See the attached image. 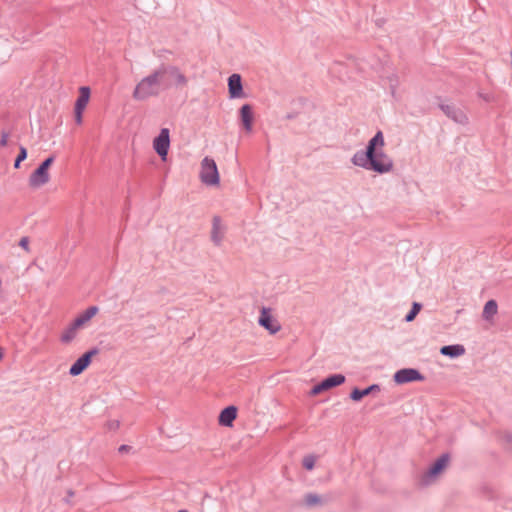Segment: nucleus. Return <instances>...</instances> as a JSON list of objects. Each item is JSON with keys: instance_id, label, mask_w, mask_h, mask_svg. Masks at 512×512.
Instances as JSON below:
<instances>
[{"instance_id": "obj_3", "label": "nucleus", "mask_w": 512, "mask_h": 512, "mask_svg": "<svg viewBox=\"0 0 512 512\" xmlns=\"http://www.w3.org/2000/svg\"><path fill=\"white\" fill-rule=\"evenodd\" d=\"M449 455H441L434 464L427 469L419 478L421 487H428L434 484L449 464Z\"/></svg>"}, {"instance_id": "obj_21", "label": "nucleus", "mask_w": 512, "mask_h": 512, "mask_svg": "<svg viewBox=\"0 0 512 512\" xmlns=\"http://www.w3.org/2000/svg\"><path fill=\"white\" fill-rule=\"evenodd\" d=\"M79 328L72 322L62 333L61 341L65 344L70 343L75 339Z\"/></svg>"}, {"instance_id": "obj_27", "label": "nucleus", "mask_w": 512, "mask_h": 512, "mask_svg": "<svg viewBox=\"0 0 512 512\" xmlns=\"http://www.w3.org/2000/svg\"><path fill=\"white\" fill-rule=\"evenodd\" d=\"M9 133L5 130L1 131L0 146L5 147L8 143Z\"/></svg>"}, {"instance_id": "obj_23", "label": "nucleus", "mask_w": 512, "mask_h": 512, "mask_svg": "<svg viewBox=\"0 0 512 512\" xmlns=\"http://www.w3.org/2000/svg\"><path fill=\"white\" fill-rule=\"evenodd\" d=\"M304 502L308 507L319 506L324 503L321 496L315 493H308L304 497Z\"/></svg>"}, {"instance_id": "obj_36", "label": "nucleus", "mask_w": 512, "mask_h": 512, "mask_svg": "<svg viewBox=\"0 0 512 512\" xmlns=\"http://www.w3.org/2000/svg\"><path fill=\"white\" fill-rule=\"evenodd\" d=\"M178 512H187L186 510H179Z\"/></svg>"}, {"instance_id": "obj_14", "label": "nucleus", "mask_w": 512, "mask_h": 512, "mask_svg": "<svg viewBox=\"0 0 512 512\" xmlns=\"http://www.w3.org/2000/svg\"><path fill=\"white\" fill-rule=\"evenodd\" d=\"M239 116L244 129L247 132H251L253 125V112L251 105L244 104L239 110Z\"/></svg>"}, {"instance_id": "obj_9", "label": "nucleus", "mask_w": 512, "mask_h": 512, "mask_svg": "<svg viewBox=\"0 0 512 512\" xmlns=\"http://www.w3.org/2000/svg\"><path fill=\"white\" fill-rule=\"evenodd\" d=\"M98 354L96 348L89 350L79 357L75 363L70 367L69 373L72 376L80 375L91 363L92 357Z\"/></svg>"}, {"instance_id": "obj_35", "label": "nucleus", "mask_w": 512, "mask_h": 512, "mask_svg": "<svg viewBox=\"0 0 512 512\" xmlns=\"http://www.w3.org/2000/svg\"><path fill=\"white\" fill-rule=\"evenodd\" d=\"M67 494H68V497H73L74 496V491L68 490Z\"/></svg>"}, {"instance_id": "obj_26", "label": "nucleus", "mask_w": 512, "mask_h": 512, "mask_svg": "<svg viewBox=\"0 0 512 512\" xmlns=\"http://www.w3.org/2000/svg\"><path fill=\"white\" fill-rule=\"evenodd\" d=\"M478 96L483 99L485 102H493L494 96L490 93H484L482 91L478 92Z\"/></svg>"}, {"instance_id": "obj_33", "label": "nucleus", "mask_w": 512, "mask_h": 512, "mask_svg": "<svg viewBox=\"0 0 512 512\" xmlns=\"http://www.w3.org/2000/svg\"><path fill=\"white\" fill-rule=\"evenodd\" d=\"M131 450V447L128 446V445H121L119 448H118V451L119 453L123 454V453H127Z\"/></svg>"}, {"instance_id": "obj_32", "label": "nucleus", "mask_w": 512, "mask_h": 512, "mask_svg": "<svg viewBox=\"0 0 512 512\" xmlns=\"http://www.w3.org/2000/svg\"><path fill=\"white\" fill-rule=\"evenodd\" d=\"M108 427H109V429H111V430H115V429H117V428L119 427V421H118V420L110 421V422L108 423Z\"/></svg>"}, {"instance_id": "obj_10", "label": "nucleus", "mask_w": 512, "mask_h": 512, "mask_svg": "<svg viewBox=\"0 0 512 512\" xmlns=\"http://www.w3.org/2000/svg\"><path fill=\"white\" fill-rule=\"evenodd\" d=\"M440 109L443 113L453 120L455 123L465 125L468 123V117L466 113L459 107L453 104H441Z\"/></svg>"}, {"instance_id": "obj_17", "label": "nucleus", "mask_w": 512, "mask_h": 512, "mask_svg": "<svg viewBox=\"0 0 512 512\" xmlns=\"http://www.w3.org/2000/svg\"><path fill=\"white\" fill-rule=\"evenodd\" d=\"M380 391V386L378 384L370 385L365 389L354 388L350 394V398L353 401H360L363 397L368 396L370 394L376 393Z\"/></svg>"}, {"instance_id": "obj_28", "label": "nucleus", "mask_w": 512, "mask_h": 512, "mask_svg": "<svg viewBox=\"0 0 512 512\" xmlns=\"http://www.w3.org/2000/svg\"><path fill=\"white\" fill-rule=\"evenodd\" d=\"M325 390H326V389H325V387H322V382H321V383H319V384L315 385V386L312 388V390H311V394H312V395H317V394H319V393H321V392H323V391H325Z\"/></svg>"}, {"instance_id": "obj_7", "label": "nucleus", "mask_w": 512, "mask_h": 512, "mask_svg": "<svg viewBox=\"0 0 512 512\" xmlns=\"http://www.w3.org/2000/svg\"><path fill=\"white\" fill-rule=\"evenodd\" d=\"M170 147L169 129L162 128L159 135L153 141V148L162 160H166Z\"/></svg>"}, {"instance_id": "obj_16", "label": "nucleus", "mask_w": 512, "mask_h": 512, "mask_svg": "<svg viewBox=\"0 0 512 512\" xmlns=\"http://www.w3.org/2000/svg\"><path fill=\"white\" fill-rule=\"evenodd\" d=\"M99 309L97 306H90L84 312H82L73 323L79 329L85 327V325L98 313Z\"/></svg>"}, {"instance_id": "obj_15", "label": "nucleus", "mask_w": 512, "mask_h": 512, "mask_svg": "<svg viewBox=\"0 0 512 512\" xmlns=\"http://www.w3.org/2000/svg\"><path fill=\"white\" fill-rule=\"evenodd\" d=\"M237 416V408L228 406L224 408L219 415V423L225 427H231Z\"/></svg>"}, {"instance_id": "obj_31", "label": "nucleus", "mask_w": 512, "mask_h": 512, "mask_svg": "<svg viewBox=\"0 0 512 512\" xmlns=\"http://www.w3.org/2000/svg\"><path fill=\"white\" fill-rule=\"evenodd\" d=\"M19 245L24 248V249H28V245H29V240L27 237H23L21 238L20 242H19Z\"/></svg>"}, {"instance_id": "obj_4", "label": "nucleus", "mask_w": 512, "mask_h": 512, "mask_svg": "<svg viewBox=\"0 0 512 512\" xmlns=\"http://www.w3.org/2000/svg\"><path fill=\"white\" fill-rule=\"evenodd\" d=\"M160 67L165 80L164 88H169L173 85L182 88L188 84V78L179 67L165 64L160 65Z\"/></svg>"}, {"instance_id": "obj_34", "label": "nucleus", "mask_w": 512, "mask_h": 512, "mask_svg": "<svg viewBox=\"0 0 512 512\" xmlns=\"http://www.w3.org/2000/svg\"><path fill=\"white\" fill-rule=\"evenodd\" d=\"M22 162V160H19L18 158H16L15 162H14V167L17 169L20 167V163Z\"/></svg>"}, {"instance_id": "obj_25", "label": "nucleus", "mask_w": 512, "mask_h": 512, "mask_svg": "<svg viewBox=\"0 0 512 512\" xmlns=\"http://www.w3.org/2000/svg\"><path fill=\"white\" fill-rule=\"evenodd\" d=\"M316 457L314 455H307L303 458V467L307 470H312L315 466Z\"/></svg>"}, {"instance_id": "obj_29", "label": "nucleus", "mask_w": 512, "mask_h": 512, "mask_svg": "<svg viewBox=\"0 0 512 512\" xmlns=\"http://www.w3.org/2000/svg\"><path fill=\"white\" fill-rule=\"evenodd\" d=\"M26 157H27V150H26V148L24 146H20L19 154H18L17 158L19 160L24 161L26 159Z\"/></svg>"}, {"instance_id": "obj_12", "label": "nucleus", "mask_w": 512, "mask_h": 512, "mask_svg": "<svg viewBox=\"0 0 512 512\" xmlns=\"http://www.w3.org/2000/svg\"><path fill=\"white\" fill-rule=\"evenodd\" d=\"M226 227L223 225L219 216H214L212 220L211 241L216 246H220L225 235Z\"/></svg>"}, {"instance_id": "obj_30", "label": "nucleus", "mask_w": 512, "mask_h": 512, "mask_svg": "<svg viewBox=\"0 0 512 512\" xmlns=\"http://www.w3.org/2000/svg\"><path fill=\"white\" fill-rule=\"evenodd\" d=\"M82 112H83V110H77V109H75V121H76L78 124H81V122H82Z\"/></svg>"}, {"instance_id": "obj_22", "label": "nucleus", "mask_w": 512, "mask_h": 512, "mask_svg": "<svg viewBox=\"0 0 512 512\" xmlns=\"http://www.w3.org/2000/svg\"><path fill=\"white\" fill-rule=\"evenodd\" d=\"M498 310V305L495 300H489L485 303L482 316L485 320H490Z\"/></svg>"}, {"instance_id": "obj_19", "label": "nucleus", "mask_w": 512, "mask_h": 512, "mask_svg": "<svg viewBox=\"0 0 512 512\" xmlns=\"http://www.w3.org/2000/svg\"><path fill=\"white\" fill-rule=\"evenodd\" d=\"M345 382V376L342 374H333L322 381V387L326 390L339 386Z\"/></svg>"}, {"instance_id": "obj_11", "label": "nucleus", "mask_w": 512, "mask_h": 512, "mask_svg": "<svg viewBox=\"0 0 512 512\" xmlns=\"http://www.w3.org/2000/svg\"><path fill=\"white\" fill-rule=\"evenodd\" d=\"M258 323L271 334H275L281 329L279 322L270 315V309L266 307H262Z\"/></svg>"}, {"instance_id": "obj_24", "label": "nucleus", "mask_w": 512, "mask_h": 512, "mask_svg": "<svg viewBox=\"0 0 512 512\" xmlns=\"http://www.w3.org/2000/svg\"><path fill=\"white\" fill-rule=\"evenodd\" d=\"M422 305L418 302H413L410 312L406 315L405 321L412 322L417 314L420 312Z\"/></svg>"}, {"instance_id": "obj_18", "label": "nucleus", "mask_w": 512, "mask_h": 512, "mask_svg": "<svg viewBox=\"0 0 512 512\" xmlns=\"http://www.w3.org/2000/svg\"><path fill=\"white\" fill-rule=\"evenodd\" d=\"M465 348L463 345L455 344V345H446L441 347L440 353L444 356H448L451 358L460 357L465 354Z\"/></svg>"}, {"instance_id": "obj_2", "label": "nucleus", "mask_w": 512, "mask_h": 512, "mask_svg": "<svg viewBox=\"0 0 512 512\" xmlns=\"http://www.w3.org/2000/svg\"><path fill=\"white\" fill-rule=\"evenodd\" d=\"M165 80L159 66L152 73L141 79L135 86L133 98L138 101H145L150 97L158 96L164 88Z\"/></svg>"}, {"instance_id": "obj_5", "label": "nucleus", "mask_w": 512, "mask_h": 512, "mask_svg": "<svg viewBox=\"0 0 512 512\" xmlns=\"http://www.w3.org/2000/svg\"><path fill=\"white\" fill-rule=\"evenodd\" d=\"M199 177L201 182L205 185L216 186L219 184L220 176L218 168L216 162L212 158L205 157L201 161Z\"/></svg>"}, {"instance_id": "obj_8", "label": "nucleus", "mask_w": 512, "mask_h": 512, "mask_svg": "<svg viewBox=\"0 0 512 512\" xmlns=\"http://www.w3.org/2000/svg\"><path fill=\"white\" fill-rule=\"evenodd\" d=\"M425 377L414 368H403L398 370L394 376L393 380L397 384H405L414 381H423Z\"/></svg>"}, {"instance_id": "obj_20", "label": "nucleus", "mask_w": 512, "mask_h": 512, "mask_svg": "<svg viewBox=\"0 0 512 512\" xmlns=\"http://www.w3.org/2000/svg\"><path fill=\"white\" fill-rule=\"evenodd\" d=\"M90 98L89 87L83 86L80 88L79 97L75 103V109L84 110Z\"/></svg>"}, {"instance_id": "obj_13", "label": "nucleus", "mask_w": 512, "mask_h": 512, "mask_svg": "<svg viewBox=\"0 0 512 512\" xmlns=\"http://www.w3.org/2000/svg\"><path fill=\"white\" fill-rule=\"evenodd\" d=\"M228 91L232 99L242 98L244 96L241 76L239 74H232L228 78Z\"/></svg>"}, {"instance_id": "obj_6", "label": "nucleus", "mask_w": 512, "mask_h": 512, "mask_svg": "<svg viewBox=\"0 0 512 512\" xmlns=\"http://www.w3.org/2000/svg\"><path fill=\"white\" fill-rule=\"evenodd\" d=\"M54 162V157L50 156L45 159L40 166L30 175L29 177V185L34 188H39L50 180V175L48 172L49 167Z\"/></svg>"}, {"instance_id": "obj_1", "label": "nucleus", "mask_w": 512, "mask_h": 512, "mask_svg": "<svg viewBox=\"0 0 512 512\" xmlns=\"http://www.w3.org/2000/svg\"><path fill=\"white\" fill-rule=\"evenodd\" d=\"M385 140L382 131H378L369 141L365 150L356 151L351 162L354 166L373 171L380 175L393 171V159L384 151Z\"/></svg>"}]
</instances>
